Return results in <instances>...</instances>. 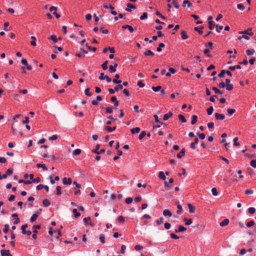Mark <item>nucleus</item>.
Listing matches in <instances>:
<instances>
[{
	"mask_svg": "<svg viewBox=\"0 0 256 256\" xmlns=\"http://www.w3.org/2000/svg\"><path fill=\"white\" fill-rule=\"evenodd\" d=\"M144 54L146 56H153L154 55V54L150 50H146L145 52H144Z\"/></svg>",
	"mask_w": 256,
	"mask_h": 256,
	"instance_id": "dca6fc26",
	"label": "nucleus"
},
{
	"mask_svg": "<svg viewBox=\"0 0 256 256\" xmlns=\"http://www.w3.org/2000/svg\"><path fill=\"white\" fill-rule=\"evenodd\" d=\"M173 182H174V180H173V178H171L169 179L168 183L166 182H164V184L166 186L169 188H172V187L170 186H169L168 184H172Z\"/></svg>",
	"mask_w": 256,
	"mask_h": 256,
	"instance_id": "aec40b11",
	"label": "nucleus"
},
{
	"mask_svg": "<svg viewBox=\"0 0 256 256\" xmlns=\"http://www.w3.org/2000/svg\"><path fill=\"white\" fill-rule=\"evenodd\" d=\"M163 221H164V218L162 217H161L159 219L156 220V222L158 226H160L163 222Z\"/></svg>",
	"mask_w": 256,
	"mask_h": 256,
	"instance_id": "13d9d810",
	"label": "nucleus"
},
{
	"mask_svg": "<svg viewBox=\"0 0 256 256\" xmlns=\"http://www.w3.org/2000/svg\"><path fill=\"white\" fill-rule=\"evenodd\" d=\"M82 151L80 149L77 148L74 150L72 152L74 155H79L80 154Z\"/></svg>",
	"mask_w": 256,
	"mask_h": 256,
	"instance_id": "58836bf2",
	"label": "nucleus"
},
{
	"mask_svg": "<svg viewBox=\"0 0 256 256\" xmlns=\"http://www.w3.org/2000/svg\"><path fill=\"white\" fill-rule=\"evenodd\" d=\"M162 87L160 86H152V90H154L155 92H158L160 89Z\"/></svg>",
	"mask_w": 256,
	"mask_h": 256,
	"instance_id": "ea45409f",
	"label": "nucleus"
},
{
	"mask_svg": "<svg viewBox=\"0 0 256 256\" xmlns=\"http://www.w3.org/2000/svg\"><path fill=\"white\" fill-rule=\"evenodd\" d=\"M163 214L164 216H172V212L168 209H166L163 211Z\"/></svg>",
	"mask_w": 256,
	"mask_h": 256,
	"instance_id": "2eb2a0df",
	"label": "nucleus"
},
{
	"mask_svg": "<svg viewBox=\"0 0 256 256\" xmlns=\"http://www.w3.org/2000/svg\"><path fill=\"white\" fill-rule=\"evenodd\" d=\"M33 228L35 230L33 232L34 234L32 235V238L34 239H36L37 238L36 233L38 232L36 229H40V226L38 224L34 225L33 226Z\"/></svg>",
	"mask_w": 256,
	"mask_h": 256,
	"instance_id": "f03ea898",
	"label": "nucleus"
},
{
	"mask_svg": "<svg viewBox=\"0 0 256 256\" xmlns=\"http://www.w3.org/2000/svg\"><path fill=\"white\" fill-rule=\"evenodd\" d=\"M197 119H198L197 116L196 115H193L192 116V120L191 122V124H195L197 122Z\"/></svg>",
	"mask_w": 256,
	"mask_h": 256,
	"instance_id": "cd10ccee",
	"label": "nucleus"
},
{
	"mask_svg": "<svg viewBox=\"0 0 256 256\" xmlns=\"http://www.w3.org/2000/svg\"><path fill=\"white\" fill-rule=\"evenodd\" d=\"M230 222V220L228 218L224 219L223 221L220 222V226H227Z\"/></svg>",
	"mask_w": 256,
	"mask_h": 256,
	"instance_id": "9b49d317",
	"label": "nucleus"
},
{
	"mask_svg": "<svg viewBox=\"0 0 256 256\" xmlns=\"http://www.w3.org/2000/svg\"><path fill=\"white\" fill-rule=\"evenodd\" d=\"M100 144H97L96 146V148L95 149H93L92 150V152H94V153H95V154H98V149L100 148Z\"/></svg>",
	"mask_w": 256,
	"mask_h": 256,
	"instance_id": "e433bc0d",
	"label": "nucleus"
},
{
	"mask_svg": "<svg viewBox=\"0 0 256 256\" xmlns=\"http://www.w3.org/2000/svg\"><path fill=\"white\" fill-rule=\"evenodd\" d=\"M223 28V26H219L216 24V31L218 32H220V31Z\"/></svg>",
	"mask_w": 256,
	"mask_h": 256,
	"instance_id": "6e6d98bb",
	"label": "nucleus"
},
{
	"mask_svg": "<svg viewBox=\"0 0 256 256\" xmlns=\"http://www.w3.org/2000/svg\"><path fill=\"white\" fill-rule=\"evenodd\" d=\"M254 49L248 50H246V54L248 56H252L254 53Z\"/></svg>",
	"mask_w": 256,
	"mask_h": 256,
	"instance_id": "c756f323",
	"label": "nucleus"
},
{
	"mask_svg": "<svg viewBox=\"0 0 256 256\" xmlns=\"http://www.w3.org/2000/svg\"><path fill=\"white\" fill-rule=\"evenodd\" d=\"M213 23H214V22L212 20L208 21V24H209L208 28H209L210 30H212L214 28Z\"/></svg>",
	"mask_w": 256,
	"mask_h": 256,
	"instance_id": "e2e57ef3",
	"label": "nucleus"
},
{
	"mask_svg": "<svg viewBox=\"0 0 256 256\" xmlns=\"http://www.w3.org/2000/svg\"><path fill=\"white\" fill-rule=\"evenodd\" d=\"M242 38H245V39L248 40L250 39V38L247 35H246V34H243L242 36H240L238 38V40H241Z\"/></svg>",
	"mask_w": 256,
	"mask_h": 256,
	"instance_id": "79ce46f5",
	"label": "nucleus"
},
{
	"mask_svg": "<svg viewBox=\"0 0 256 256\" xmlns=\"http://www.w3.org/2000/svg\"><path fill=\"white\" fill-rule=\"evenodd\" d=\"M226 90L228 91H230L234 88V86L232 84L226 85Z\"/></svg>",
	"mask_w": 256,
	"mask_h": 256,
	"instance_id": "4c0bfd02",
	"label": "nucleus"
},
{
	"mask_svg": "<svg viewBox=\"0 0 256 256\" xmlns=\"http://www.w3.org/2000/svg\"><path fill=\"white\" fill-rule=\"evenodd\" d=\"M84 93L88 96H92V94L90 92L89 88H86V90H84Z\"/></svg>",
	"mask_w": 256,
	"mask_h": 256,
	"instance_id": "c03bdc74",
	"label": "nucleus"
},
{
	"mask_svg": "<svg viewBox=\"0 0 256 256\" xmlns=\"http://www.w3.org/2000/svg\"><path fill=\"white\" fill-rule=\"evenodd\" d=\"M209 52H210V50H209L208 49V48H206V49H205V50H204V53L206 55V56H207L208 57L211 58L212 56V55H211V54H209Z\"/></svg>",
	"mask_w": 256,
	"mask_h": 256,
	"instance_id": "a18cd8bd",
	"label": "nucleus"
},
{
	"mask_svg": "<svg viewBox=\"0 0 256 256\" xmlns=\"http://www.w3.org/2000/svg\"><path fill=\"white\" fill-rule=\"evenodd\" d=\"M12 128L14 134L18 136H22V133L21 132L18 131L16 128L14 127L13 125H12Z\"/></svg>",
	"mask_w": 256,
	"mask_h": 256,
	"instance_id": "7ed1b4c3",
	"label": "nucleus"
},
{
	"mask_svg": "<svg viewBox=\"0 0 256 256\" xmlns=\"http://www.w3.org/2000/svg\"><path fill=\"white\" fill-rule=\"evenodd\" d=\"M122 28L123 29H126V28H128V30H129V31L130 32H134V28L131 26H130V25H124L122 26Z\"/></svg>",
	"mask_w": 256,
	"mask_h": 256,
	"instance_id": "f8f14e48",
	"label": "nucleus"
},
{
	"mask_svg": "<svg viewBox=\"0 0 256 256\" xmlns=\"http://www.w3.org/2000/svg\"><path fill=\"white\" fill-rule=\"evenodd\" d=\"M235 112H236V110L234 109H232V108H228L227 109V112L229 116H232Z\"/></svg>",
	"mask_w": 256,
	"mask_h": 256,
	"instance_id": "473e14b6",
	"label": "nucleus"
},
{
	"mask_svg": "<svg viewBox=\"0 0 256 256\" xmlns=\"http://www.w3.org/2000/svg\"><path fill=\"white\" fill-rule=\"evenodd\" d=\"M158 176L159 178L162 180H166V176L164 175V173L163 172H159V174H158Z\"/></svg>",
	"mask_w": 256,
	"mask_h": 256,
	"instance_id": "393cba45",
	"label": "nucleus"
},
{
	"mask_svg": "<svg viewBox=\"0 0 256 256\" xmlns=\"http://www.w3.org/2000/svg\"><path fill=\"white\" fill-rule=\"evenodd\" d=\"M250 164L252 167H253L254 168H256V160H251V162H250Z\"/></svg>",
	"mask_w": 256,
	"mask_h": 256,
	"instance_id": "774afa93",
	"label": "nucleus"
},
{
	"mask_svg": "<svg viewBox=\"0 0 256 256\" xmlns=\"http://www.w3.org/2000/svg\"><path fill=\"white\" fill-rule=\"evenodd\" d=\"M146 136V132L145 131H142L138 136V139L140 140H142Z\"/></svg>",
	"mask_w": 256,
	"mask_h": 256,
	"instance_id": "2f4dec72",
	"label": "nucleus"
},
{
	"mask_svg": "<svg viewBox=\"0 0 256 256\" xmlns=\"http://www.w3.org/2000/svg\"><path fill=\"white\" fill-rule=\"evenodd\" d=\"M86 46L88 48L89 50H92L94 52H95L96 50V48L89 46L88 44H86Z\"/></svg>",
	"mask_w": 256,
	"mask_h": 256,
	"instance_id": "5fc2aeb1",
	"label": "nucleus"
},
{
	"mask_svg": "<svg viewBox=\"0 0 256 256\" xmlns=\"http://www.w3.org/2000/svg\"><path fill=\"white\" fill-rule=\"evenodd\" d=\"M106 129L109 132H112L114 131L116 129V126H114L113 127H110V126H106Z\"/></svg>",
	"mask_w": 256,
	"mask_h": 256,
	"instance_id": "5701e85b",
	"label": "nucleus"
},
{
	"mask_svg": "<svg viewBox=\"0 0 256 256\" xmlns=\"http://www.w3.org/2000/svg\"><path fill=\"white\" fill-rule=\"evenodd\" d=\"M215 117L217 120H222L225 118V116L224 114L216 113Z\"/></svg>",
	"mask_w": 256,
	"mask_h": 256,
	"instance_id": "6e6552de",
	"label": "nucleus"
},
{
	"mask_svg": "<svg viewBox=\"0 0 256 256\" xmlns=\"http://www.w3.org/2000/svg\"><path fill=\"white\" fill-rule=\"evenodd\" d=\"M22 234H27L28 236H30L32 234V232L30 230H23L22 231Z\"/></svg>",
	"mask_w": 256,
	"mask_h": 256,
	"instance_id": "680f3d73",
	"label": "nucleus"
},
{
	"mask_svg": "<svg viewBox=\"0 0 256 256\" xmlns=\"http://www.w3.org/2000/svg\"><path fill=\"white\" fill-rule=\"evenodd\" d=\"M178 118L182 122H186L184 116L182 114H179Z\"/></svg>",
	"mask_w": 256,
	"mask_h": 256,
	"instance_id": "c9c22d12",
	"label": "nucleus"
},
{
	"mask_svg": "<svg viewBox=\"0 0 256 256\" xmlns=\"http://www.w3.org/2000/svg\"><path fill=\"white\" fill-rule=\"evenodd\" d=\"M36 167L38 168H42V169L44 170H48V168L46 166L45 164H36Z\"/></svg>",
	"mask_w": 256,
	"mask_h": 256,
	"instance_id": "4be33fe9",
	"label": "nucleus"
},
{
	"mask_svg": "<svg viewBox=\"0 0 256 256\" xmlns=\"http://www.w3.org/2000/svg\"><path fill=\"white\" fill-rule=\"evenodd\" d=\"M177 208H178V210L176 212L177 214H181L182 212V205L180 204H178L177 205Z\"/></svg>",
	"mask_w": 256,
	"mask_h": 256,
	"instance_id": "6ab92c4d",
	"label": "nucleus"
},
{
	"mask_svg": "<svg viewBox=\"0 0 256 256\" xmlns=\"http://www.w3.org/2000/svg\"><path fill=\"white\" fill-rule=\"evenodd\" d=\"M188 206L189 208L190 213L192 214V213L194 212L195 208L191 204H188Z\"/></svg>",
	"mask_w": 256,
	"mask_h": 256,
	"instance_id": "ddd939ff",
	"label": "nucleus"
},
{
	"mask_svg": "<svg viewBox=\"0 0 256 256\" xmlns=\"http://www.w3.org/2000/svg\"><path fill=\"white\" fill-rule=\"evenodd\" d=\"M165 46L164 43H160L158 45V47L156 49L158 52H160L162 51V48H164Z\"/></svg>",
	"mask_w": 256,
	"mask_h": 256,
	"instance_id": "72a5a7b5",
	"label": "nucleus"
},
{
	"mask_svg": "<svg viewBox=\"0 0 256 256\" xmlns=\"http://www.w3.org/2000/svg\"><path fill=\"white\" fill-rule=\"evenodd\" d=\"M172 4L176 8H178L179 7H180V6L177 2L176 0H172Z\"/></svg>",
	"mask_w": 256,
	"mask_h": 256,
	"instance_id": "8fccbe9b",
	"label": "nucleus"
},
{
	"mask_svg": "<svg viewBox=\"0 0 256 256\" xmlns=\"http://www.w3.org/2000/svg\"><path fill=\"white\" fill-rule=\"evenodd\" d=\"M212 194L214 196L218 195L217 190H216V188H212Z\"/></svg>",
	"mask_w": 256,
	"mask_h": 256,
	"instance_id": "69168bd1",
	"label": "nucleus"
},
{
	"mask_svg": "<svg viewBox=\"0 0 256 256\" xmlns=\"http://www.w3.org/2000/svg\"><path fill=\"white\" fill-rule=\"evenodd\" d=\"M212 90L216 94H222L223 92L219 90L216 87H212Z\"/></svg>",
	"mask_w": 256,
	"mask_h": 256,
	"instance_id": "c85d7f7f",
	"label": "nucleus"
},
{
	"mask_svg": "<svg viewBox=\"0 0 256 256\" xmlns=\"http://www.w3.org/2000/svg\"><path fill=\"white\" fill-rule=\"evenodd\" d=\"M185 152H186L185 149L184 148H182L180 150V152L177 154V157L178 158H180L182 156H184Z\"/></svg>",
	"mask_w": 256,
	"mask_h": 256,
	"instance_id": "4468645a",
	"label": "nucleus"
},
{
	"mask_svg": "<svg viewBox=\"0 0 256 256\" xmlns=\"http://www.w3.org/2000/svg\"><path fill=\"white\" fill-rule=\"evenodd\" d=\"M181 36L182 40H186L188 38V36L186 34V32L184 30H182L181 32Z\"/></svg>",
	"mask_w": 256,
	"mask_h": 256,
	"instance_id": "a211bd4d",
	"label": "nucleus"
},
{
	"mask_svg": "<svg viewBox=\"0 0 256 256\" xmlns=\"http://www.w3.org/2000/svg\"><path fill=\"white\" fill-rule=\"evenodd\" d=\"M0 254L2 256H12L9 250H0Z\"/></svg>",
	"mask_w": 256,
	"mask_h": 256,
	"instance_id": "20e7f679",
	"label": "nucleus"
},
{
	"mask_svg": "<svg viewBox=\"0 0 256 256\" xmlns=\"http://www.w3.org/2000/svg\"><path fill=\"white\" fill-rule=\"evenodd\" d=\"M38 216V214H32V216L30 218V222H34L36 220Z\"/></svg>",
	"mask_w": 256,
	"mask_h": 256,
	"instance_id": "bb28decb",
	"label": "nucleus"
},
{
	"mask_svg": "<svg viewBox=\"0 0 256 256\" xmlns=\"http://www.w3.org/2000/svg\"><path fill=\"white\" fill-rule=\"evenodd\" d=\"M72 182V179L70 178H64L62 179V183L64 184L70 185Z\"/></svg>",
	"mask_w": 256,
	"mask_h": 256,
	"instance_id": "0eeeda50",
	"label": "nucleus"
},
{
	"mask_svg": "<svg viewBox=\"0 0 256 256\" xmlns=\"http://www.w3.org/2000/svg\"><path fill=\"white\" fill-rule=\"evenodd\" d=\"M214 110V108L212 106H210L207 109V112L208 115H211L212 114Z\"/></svg>",
	"mask_w": 256,
	"mask_h": 256,
	"instance_id": "37998d69",
	"label": "nucleus"
},
{
	"mask_svg": "<svg viewBox=\"0 0 256 256\" xmlns=\"http://www.w3.org/2000/svg\"><path fill=\"white\" fill-rule=\"evenodd\" d=\"M114 88V90H116V92H118L120 90H122L123 88L122 85H121L120 84L118 86H116Z\"/></svg>",
	"mask_w": 256,
	"mask_h": 256,
	"instance_id": "de8ad7c7",
	"label": "nucleus"
},
{
	"mask_svg": "<svg viewBox=\"0 0 256 256\" xmlns=\"http://www.w3.org/2000/svg\"><path fill=\"white\" fill-rule=\"evenodd\" d=\"M114 78L112 80V82L114 83V84H121L122 82V80H118V79L120 78V76L118 74H116L115 76H114Z\"/></svg>",
	"mask_w": 256,
	"mask_h": 256,
	"instance_id": "1a4fd4ad",
	"label": "nucleus"
},
{
	"mask_svg": "<svg viewBox=\"0 0 256 256\" xmlns=\"http://www.w3.org/2000/svg\"><path fill=\"white\" fill-rule=\"evenodd\" d=\"M248 211L250 214H254L256 212V209L254 207H250L248 208Z\"/></svg>",
	"mask_w": 256,
	"mask_h": 256,
	"instance_id": "09e8293b",
	"label": "nucleus"
},
{
	"mask_svg": "<svg viewBox=\"0 0 256 256\" xmlns=\"http://www.w3.org/2000/svg\"><path fill=\"white\" fill-rule=\"evenodd\" d=\"M186 4H188V7L190 8L192 6V4L188 0H184L183 2V6H186Z\"/></svg>",
	"mask_w": 256,
	"mask_h": 256,
	"instance_id": "a878e982",
	"label": "nucleus"
},
{
	"mask_svg": "<svg viewBox=\"0 0 256 256\" xmlns=\"http://www.w3.org/2000/svg\"><path fill=\"white\" fill-rule=\"evenodd\" d=\"M118 222H124V218L122 216H119L118 218Z\"/></svg>",
	"mask_w": 256,
	"mask_h": 256,
	"instance_id": "338daca9",
	"label": "nucleus"
},
{
	"mask_svg": "<svg viewBox=\"0 0 256 256\" xmlns=\"http://www.w3.org/2000/svg\"><path fill=\"white\" fill-rule=\"evenodd\" d=\"M184 220L186 222L185 224L186 226L190 225L192 222V220L191 218L188 219L187 218H184Z\"/></svg>",
	"mask_w": 256,
	"mask_h": 256,
	"instance_id": "412c9836",
	"label": "nucleus"
},
{
	"mask_svg": "<svg viewBox=\"0 0 256 256\" xmlns=\"http://www.w3.org/2000/svg\"><path fill=\"white\" fill-rule=\"evenodd\" d=\"M239 33L248 36H252L254 34V33L252 32V29L251 28H248V30L244 31H240L239 32Z\"/></svg>",
	"mask_w": 256,
	"mask_h": 256,
	"instance_id": "f257e3e1",
	"label": "nucleus"
},
{
	"mask_svg": "<svg viewBox=\"0 0 256 256\" xmlns=\"http://www.w3.org/2000/svg\"><path fill=\"white\" fill-rule=\"evenodd\" d=\"M173 115V113L172 112H169L168 113L165 114L164 116L163 120H168L170 118L172 117Z\"/></svg>",
	"mask_w": 256,
	"mask_h": 256,
	"instance_id": "9d476101",
	"label": "nucleus"
},
{
	"mask_svg": "<svg viewBox=\"0 0 256 256\" xmlns=\"http://www.w3.org/2000/svg\"><path fill=\"white\" fill-rule=\"evenodd\" d=\"M56 194L58 196H60L62 194L61 192V187L60 186H57L56 188Z\"/></svg>",
	"mask_w": 256,
	"mask_h": 256,
	"instance_id": "603ef678",
	"label": "nucleus"
},
{
	"mask_svg": "<svg viewBox=\"0 0 256 256\" xmlns=\"http://www.w3.org/2000/svg\"><path fill=\"white\" fill-rule=\"evenodd\" d=\"M48 38L52 40L54 42H56L58 41V39L56 38V36L54 34L51 36L50 37Z\"/></svg>",
	"mask_w": 256,
	"mask_h": 256,
	"instance_id": "49530a36",
	"label": "nucleus"
},
{
	"mask_svg": "<svg viewBox=\"0 0 256 256\" xmlns=\"http://www.w3.org/2000/svg\"><path fill=\"white\" fill-rule=\"evenodd\" d=\"M42 204L44 206H48L50 205V202L48 199H44L42 201Z\"/></svg>",
	"mask_w": 256,
	"mask_h": 256,
	"instance_id": "b1692460",
	"label": "nucleus"
},
{
	"mask_svg": "<svg viewBox=\"0 0 256 256\" xmlns=\"http://www.w3.org/2000/svg\"><path fill=\"white\" fill-rule=\"evenodd\" d=\"M118 66V64H114V66L112 65H110L109 66V72H110V73H113V72H116V68Z\"/></svg>",
	"mask_w": 256,
	"mask_h": 256,
	"instance_id": "423d86ee",
	"label": "nucleus"
},
{
	"mask_svg": "<svg viewBox=\"0 0 256 256\" xmlns=\"http://www.w3.org/2000/svg\"><path fill=\"white\" fill-rule=\"evenodd\" d=\"M72 212L74 214V217L76 218H78L80 216V214L77 212L76 208H74L72 210Z\"/></svg>",
	"mask_w": 256,
	"mask_h": 256,
	"instance_id": "7c9ffc66",
	"label": "nucleus"
},
{
	"mask_svg": "<svg viewBox=\"0 0 256 256\" xmlns=\"http://www.w3.org/2000/svg\"><path fill=\"white\" fill-rule=\"evenodd\" d=\"M126 6H127V8H126L125 10L127 12H131L132 11L131 8H134V9L136 8V6L134 4H132L130 3L127 4Z\"/></svg>",
	"mask_w": 256,
	"mask_h": 256,
	"instance_id": "39448f33",
	"label": "nucleus"
},
{
	"mask_svg": "<svg viewBox=\"0 0 256 256\" xmlns=\"http://www.w3.org/2000/svg\"><path fill=\"white\" fill-rule=\"evenodd\" d=\"M186 228L182 226H180L178 228V231L180 232H182L186 230Z\"/></svg>",
	"mask_w": 256,
	"mask_h": 256,
	"instance_id": "4d7b16f0",
	"label": "nucleus"
},
{
	"mask_svg": "<svg viewBox=\"0 0 256 256\" xmlns=\"http://www.w3.org/2000/svg\"><path fill=\"white\" fill-rule=\"evenodd\" d=\"M9 230V226L8 224L4 225V228L3 230V232L4 233L6 234Z\"/></svg>",
	"mask_w": 256,
	"mask_h": 256,
	"instance_id": "bf43d9fd",
	"label": "nucleus"
},
{
	"mask_svg": "<svg viewBox=\"0 0 256 256\" xmlns=\"http://www.w3.org/2000/svg\"><path fill=\"white\" fill-rule=\"evenodd\" d=\"M104 7L105 8H110L112 10H113L114 9V6L111 4H110L108 6L106 4H104Z\"/></svg>",
	"mask_w": 256,
	"mask_h": 256,
	"instance_id": "0e129e2a",
	"label": "nucleus"
},
{
	"mask_svg": "<svg viewBox=\"0 0 256 256\" xmlns=\"http://www.w3.org/2000/svg\"><path fill=\"white\" fill-rule=\"evenodd\" d=\"M31 38L32 40L30 42V44L32 46H36V38L34 36H31Z\"/></svg>",
	"mask_w": 256,
	"mask_h": 256,
	"instance_id": "f704fd0d",
	"label": "nucleus"
},
{
	"mask_svg": "<svg viewBox=\"0 0 256 256\" xmlns=\"http://www.w3.org/2000/svg\"><path fill=\"white\" fill-rule=\"evenodd\" d=\"M140 131V128L138 127H136L135 128H132L130 130V132L132 134H134L136 133H138Z\"/></svg>",
	"mask_w": 256,
	"mask_h": 256,
	"instance_id": "f3484780",
	"label": "nucleus"
},
{
	"mask_svg": "<svg viewBox=\"0 0 256 256\" xmlns=\"http://www.w3.org/2000/svg\"><path fill=\"white\" fill-rule=\"evenodd\" d=\"M58 138V136L56 134L53 135L52 136H50L48 138L49 140H56Z\"/></svg>",
	"mask_w": 256,
	"mask_h": 256,
	"instance_id": "052dcab7",
	"label": "nucleus"
},
{
	"mask_svg": "<svg viewBox=\"0 0 256 256\" xmlns=\"http://www.w3.org/2000/svg\"><path fill=\"white\" fill-rule=\"evenodd\" d=\"M202 28H203L202 26H201L200 28H198V27L194 28L195 30L198 32V33L200 34H202Z\"/></svg>",
	"mask_w": 256,
	"mask_h": 256,
	"instance_id": "864d4df0",
	"label": "nucleus"
},
{
	"mask_svg": "<svg viewBox=\"0 0 256 256\" xmlns=\"http://www.w3.org/2000/svg\"><path fill=\"white\" fill-rule=\"evenodd\" d=\"M108 64V61L106 60L102 64V67L103 68L104 70H106L108 68L107 65Z\"/></svg>",
	"mask_w": 256,
	"mask_h": 256,
	"instance_id": "a19ab883",
	"label": "nucleus"
},
{
	"mask_svg": "<svg viewBox=\"0 0 256 256\" xmlns=\"http://www.w3.org/2000/svg\"><path fill=\"white\" fill-rule=\"evenodd\" d=\"M104 240H105L104 236L103 234H100V240L102 244H104L105 242Z\"/></svg>",
	"mask_w": 256,
	"mask_h": 256,
	"instance_id": "3c124183",
	"label": "nucleus"
}]
</instances>
